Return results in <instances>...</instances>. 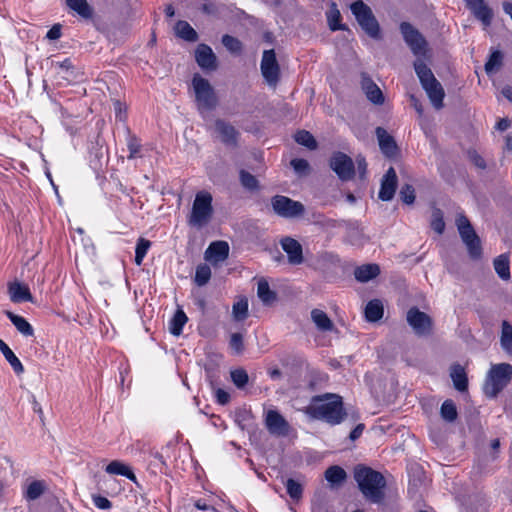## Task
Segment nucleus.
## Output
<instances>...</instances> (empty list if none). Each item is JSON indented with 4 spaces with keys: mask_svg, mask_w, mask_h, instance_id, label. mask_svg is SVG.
<instances>
[{
    "mask_svg": "<svg viewBox=\"0 0 512 512\" xmlns=\"http://www.w3.org/2000/svg\"><path fill=\"white\" fill-rule=\"evenodd\" d=\"M305 412L311 418L330 425L340 424L347 416L342 397L333 393L314 396Z\"/></svg>",
    "mask_w": 512,
    "mask_h": 512,
    "instance_id": "f257e3e1",
    "label": "nucleus"
},
{
    "mask_svg": "<svg viewBox=\"0 0 512 512\" xmlns=\"http://www.w3.org/2000/svg\"><path fill=\"white\" fill-rule=\"evenodd\" d=\"M354 478L367 500L377 504L383 501L386 480L380 472L361 466L355 469Z\"/></svg>",
    "mask_w": 512,
    "mask_h": 512,
    "instance_id": "f03ea898",
    "label": "nucleus"
},
{
    "mask_svg": "<svg viewBox=\"0 0 512 512\" xmlns=\"http://www.w3.org/2000/svg\"><path fill=\"white\" fill-rule=\"evenodd\" d=\"M512 380V365L509 363L492 364L483 384V391L489 398H496Z\"/></svg>",
    "mask_w": 512,
    "mask_h": 512,
    "instance_id": "7ed1b4c3",
    "label": "nucleus"
},
{
    "mask_svg": "<svg viewBox=\"0 0 512 512\" xmlns=\"http://www.w3.org/2000/svg\"><path fill=\"white\" fill-rule=\"evenodd\" d=\"M192 86L197 108L201 113L211 111L217 106L216 93L207 79L195 74L192 78Z\"/></svg>",
    "mask_w": 512,
    "mask_h": 512,
    "instance_id": "20e7f679",
    "label": "nucleus"
},
{
    "mask_svg": "<svg viewBox=\"0 0 512 512\" xmlns=\"http://www.w3.org/2000/svg\"><path fill=\"white\" fill-rule=\"evenodd\" d=\"M352 14L362 30L373 39L380 38V26L371 8L362 0H357L350 5Z\"/></svg>",
    "mask_w": 512,
    "mask_h": 512,
    "instance_id": "39448f33",
    "label": "nucleus"
},
{
    "mask_svg": "<svg viewBox=\"0 0 512 512\" xmlns=\"http://www.w3.org/2000/svg\"><path fill=\"white\" fill-rule=\"evenodd\" d=\"M212 200V195L207 191L196 194L188 220L191 226L202 227L210 221L213 214Z\"/></svg>",
    "mask_w": 512,
    "mask_h": 512,
    "instance_id": "423d86ee",
    "label": "nucleus"
},
{
    "mask_svg": "<svg viewBox=\"0 0 512 512\" xmlns=\"http://www.w3.org/2000/svg\"><path fill=\"white\" fill-rule=\"evenodd\" d=\"M456 225L459 234L467 247L469 256L474 260L480 259L482 255L481 241L475 233L469 219L460 214L456 218Z\"/></svg>",
    "mask_w": 512,
    "mask_h": 512,
    "instance_id": "0eeeda50",
    "label": "nucleus"
},
{
    "mask_svg": "<svg viewBox=\"0 0 512 512\" xmlns=\"http://www.w3.org/2000/svg\"><path fill=\"white\" fill-rule=\"evenodd\" d=\"M271 205L275 214L283 218H296L305 212V207L301 202L283 195L272 197Z\"/></svg>",
    "mask_w": 512,
    "mask_h": 512,
    "instance_id": "6e6552de",
    "label": "nucleus"
},
{
    "mask_svg": "<svg viewBox=\"0 0 512 512\" xmlns=\"http://www.w3.org/2000/svg\"><path fill=\"white\" fill-rule=\"evenodd\" d=\"M261 73L269 86L275 87L279 82L280 67L273 49L265 50L261 60Z\"/></svg>",
    "mask_w": 512,
    "mask_h": 512,
    "instance_id": "1a4fd4ad",
    "label": "nucleus"
},
{
    "mask_svg": "<svg viewBox=\"0 0 512 512\" xmlns=\"http://www.w3.org/2000/svg\"><path fill=\"white\" fill-rule=\"evenodd\" d=\"M329 166L342 181H348L354 176V163L352 159L343 152L333 153L330 158Z\"/></svg>",
    "mask_w": 512,
    "mask_h": 512,
    "instance_id": "9d476101",
    "label": "nucleus"
},
{
    "mask_svg": "<svg viewBox=\"0 0 512 512\" xmlns=\"http://www.w3.org/2000/svg\"><path fill=\"white\" fill-rule=\"evenodd\" d=\"M406 319L416 335L426 336L431 333L432 319L417 307H412L408 310Z\"/></svg>",
    "mask_w": 512,
    "mask_h": 512,
    "instance_id": "9b49d317",
    "label": "nucleus"
},
{
    "mask_svg": "<svg viewBox=\"0 0 512 512\" xmlns=\"http://www.w3.org/2000/svg\"><path fill=\"white\" fill-rule=\"evenodd\" d=\"M400 30L413 54L419 55L425 52L427 43L418 30L407 22L401 23Z\"/></svg>",
    "mask_w": 512,
    "mask_h": 512,
    "instance_id": "f8f14e48",
    "label": "nucleus"
},
{
    "mask_svg": "<svg viewBox=\"0 0 512 512\" xmlns=\"http://www.w3.org/2000/svg\"><path fill=\"white\" fill-rule=\"evenodd\" d=\"M265 426L269 433L275 436H287L290 431L289 423L276 410H269L266 413Z\"/></svg>",
    "mask_w": 512,
    "mask_h": 512,
    "instance_id": "ddd939ff",
    "label": "nucleus"
},
{
    "mask_svg": "<svg viewBox=\"0 0 512 512\" xmlns=\"http://www.w3.org/2000/svg\"><path fill=\"white\" fill-rule=\"evenodd\" d=\"M195 60L204 70L214 71L217 69V57L207 44L201 43L197 46Z\"/></svg>",
    "mask_w": 512,
    "mask_h": 512,
    "instance_id": "4468645a",
    "label": "nucleus"
},
{
    "mask_svg": "<svg viewBox=\"0 0 512 512\" xmlns=\"http://www.w3.org/2000/svg\"><path fill=\"white\" fill-rule=\"evenodd\" d=\"M280 245L282 249L286 252L288 256V262L292 265H299L303 263V249L302 245L292 237H283L280 240Z\"/></svg>",
    "mask_w": 512,
    "mask_h": 512,
    "instance_id": "2eb2a0df",
    "label": "nucleus"
},
{
    "mask_svg": "<svg viewBox=\"0 0 512 512\" xmlns=\"http://www.w3.org/2000/svg\"><path fill=\"white\" fill-rule=\"evenodd\" d=\"M398 184L396 171L390 167L381 180V187L379 191V198L382 201H390L393 199Z\"/></svg>",
    "mask_w": 512,
    "mask_h": 512,
    "instance_id": "dca6fc26",
    "label": "nucleus"
},
{
    "mask_svg": "<svg viewBox=\"0 0 512 512\" xmlns=\"http://www.w3.org/2000/svg\"><path fill=\"white\" fill-rule=\"evenodd\" d=\"M229 256V245L225 241L212 242L205 251V259L216 265Z\"/></svg>",
    "mask_w": 512,
    "mask_h": 512,
    "instance_id": "f3484780",
    "label": "nucleus"
},
{
    "mask_svg": "<svg viewBox=\"0 0 512 512\" xmlns=\"http://www.w3.org/2000/svg\"><path fill=\"white\" fill-rule=\"evenodd\" d=\"M215 130L219 134L221 141L227 146H236L239 136L238 131L230 123L218 119L215 121Z\"/></svg>",
    "mask_w": 512,
    "mask_h": 512,
    "instance_id": "a211bd4d",
    "label": "nucleus"
},
{
    "mask_svg": "<svg viewBox=\"0 0 512 512\" xmlns=\"http://www.w3.org/2000/svg\"><path fill=\"white\" fill-rule=\"evenodd\" d=\"M376 136L382 153L391 158L397 154V145L394 138L382 127L376 128Z\"/></svg>",
    "mask_w": 512,
    "mask_h": 512,
    "instance_id": "6ab92c4d",
    "label": "nucleus"
},
{
    "mask_svg": "<svg viewBox=\"0 0 512 512\" xmlns=\"http://www.w3.org/2000/svg\"><path fill=\"white\" fill-rule=\"evenodd\" d=\"M422 87L433 107L437 110L441 109L443 107V99L445 97V92L441 83L436 79Z\"/></svg>",
    "mask_w": 512,
    "mask_h": 512,
    "instance_id": "aec40b11",
    "label": "nucleus"
},
{
    "mask_svg": "<svg viewBox=\"0 0 512 512\" xmlns=\"http://www.w3.org/2000/svg\"><path fill=\"white\" fill-rule=\"evenodd\" d=\"M362 89L364 90L367 98L376 105H381L384 102V97L380 88L373 82V80L365 73L362 74L361 80Z\"/></svg>",
    "mask_w": 512,
    "mask_h": 512,
    "instance_id": "412c9836",
    "label": "nucleus"
},
{
    "mask_svg": "<svg viewBox=\"0 0 512 512\" xmlns=\"http://www.w3.org/2000/svg\"><path fill=\"white\" fill-rule=\"evenodd\" d=\"M450 377L456 390L464 392L468 389V378L463 366L458 363L451 365Z\"/></svg>",
    "mask_w": 512,
    "mask_h": 512,
    "instance_id": "4be33fe9",
    "label": "nucleus"
},
{
    "mask_svg": "<svg viewBox=\"0 0 512 512\" xmlns=\"http://www.w3.org/2000/svg\"><path fill=\"white\" fill-rule=\"evenodd\" d=\"M9 295L11 301L14 303L33 301L29 288L18 282H14L9 285Z\"/></svg>",
    "mask_w": 512,
    "mask_h": 512,
    "instance_id": "5701e85b",
    "label": "nucleus"
},
{
    "mask_svg": "<svg viewBox=\"0 0 512 512\" xmlns=\"http://www.w3.org/2000/svg\"><path fill=\"white\" fill-rule=\"evenodd\" d=\"M380 274V267L377 264H364L359 266L354 271V276L357 281L365 283Z\"/></svg>",
    "mask_w": 512,
    "mask_h": 512,
    "instance_id": "b1692460",
    "label": "nucleus"
},
{
    "mask_svg": "<svg viewBox=\"0 0 512 512\" xmlns=\"http://www.w3.org/2000/svg\"><path fill=\"white\" fill-rule=\"evenodd\" d=\"M105 471L111 475H121L136 483L137 478L131 468L121 461L113 460L105 468Z\"/></svg>",
    "mask_w": 512,
    "mask_h": 512,
    "instance_id": "393cba45",
    "label": "nucleus"
},
{
    "mask_svg": "<svg viewBox=\"0 0 512 512\" xmlns=\"http://www.w3.org/2000/svg\"><path fill=\"white\" fill-rule=\"evenodd\" d=\"M176 35L188 42H196L198 40V33L195 29L184 20H179L175 25Z\"/></svg>",
    "mask_w": 512,
    "mask_h": 512,
    "instance_id": "a878e982",
    "label": "nucleus"
},
{
    "mask_svg": "<svg viewBox=\"0 0 512 512\" xmlns=\"http://www.w3.org/2000/svg\"><path fill=\"white\" fill-rule=\"evenodd\" d=\"M500 345L506 354L512 355V325L507 320L501 324Z\"/></svg>",
    "mask_w": 512,
    "mask_h": 512,
    "instance_id": "bb28decb",
    "label": "nucleus"
},
{
    "mask_svg": "<svg viewBox=\"0 0 512 512\" xmlns=\"http://www.w3.org/2000/svg\"><path fill=\"white\" fill-rule=\"evenodd\" d=\"M383 305L378 299L371 300L365 307V318L369 322H377L383 317Z\"/></svg>",
    "mask_w": 512,
    "mask_h": 512,
    "instance_id": "cd10ccee",
    "label": "nucleus"
},
{
    "mask_svg": "<svg viewBox=\"0 0 512 512\" xmlns=\"http://www.w3.org/2000/svg\"><path fill=\"white\" fill-rule=\"evenodd\" d=\"M311 319L316 327L321 331H331L334 328V324L331 319L320 309H313L311 311Z\"/></svg>",
    "mask_w": 512,
    "mask_h": 512,
    "instance_id": "c85d7f7f",
    "label": "nucleus"
},
{
    "mask_svg": "<svg viewBox=\"0 0 512 512\" xmlns=\"http://www.w3.org/2000/svg\"><path fill=\"white\" fill-rule=\"evenodd\" d=\"M257 295L265 305H271L277 299L276 292L270 289L269 283L265 279L258 282Z\"/></svg>",
    "mask_w": 512,
    "mask_h": 512,
    "instance_id": "c756f323",
    "label": "nucleus"
},
{
    "mask_svg": "<svg viewBox=\"0 0 512 512\" xmlns=\"http://www.w3.org/2000/svg\"><path fill=\"white\" fill-rule=\"evenodd\" d=\"M6 316L10 319V321L21 334L24 336L33 335L34 329L24 317L16 315L11 311H6Z\"/></svg>",
    "mask_w": 512,
    "mask_h": 512,
    "instance_id": "7c9ffc66",
    "label": "nucleus"
},
{
    "mask_svg": "<svg viewBox=\"0 0 512 512\" xmlns=\"http://www.w3.org/2000/svg\"><path fill=\"white\" fill-rule=\"evenodd\" d=\"M495 272L502 280L510 278V261L507 254H501L493 261Z\"/></svg>",
    "mask_w": 512,
    "mask_h": 512,
    "instance_id": "2f4dec72",
    "label": "nucleus"
},
{
    "mask_svg": "<svg viewBox=\"0 0 512 512\" xmlns=\"http://www.w3.org/2000/svg\"><path fill=\"white\" fill-rule=\"evenodd\" d=\"M0 351L4 355L5 359L9 362L11 367L13 368L16 374H21L24 371L23 365L18 359V357L14 354V352L9 348V346L0 339Z\"/></svg>",
    "mask_w": 512,
    "mask_h": 512,
    "instance_id": "473e14b6",
    "label": "nucleus"
},
{
    "mask_svg": "<svg viewBox=\"0 0 512 512\" xmlns=\"http://www.w3.org/2000/svg\"><path fill=\"white\" fill-rule=\"evenodd\" d=\"M414 69L422 86L436 80L431 69L421 59L414 62Z\"/></svg>",
    "mask_w": 512,
    "mask_h": 512,
    "instance_id": "72a5a7b5",
    "label": "nucleus"
},
{
    "mask_svg": "<svg viewBox=\"0 0 512 512\" xmlns=\"http://www.w3.org/2000/svg\"><path fill=\"white\" fill-rule=\"evenodd\" d=\"M326 16H327L329 28L332 31L347 29V27L344 24L340 23L341 13H340L339 9L337 8V4L335 2H331L330 9L326 13Z\"/></svg>",
    "mask_w": 512,
    "mask_h": 512,
    "instance_id": "f704fd0d",
    "label": "nucleus"
},
{
    "mask_svg": "<svg viewBox=\"0 0 512 512\" xmlns=\"http://www.w3.org/2000/svg\"><path fill=\"white\" fill-rule=\"evenodd\" d=\"M66 4L84 19H90L93 16V9L86 0H66Z\"/></svg>",
    "mask_w": 512,
    "mask_h": 512,
    "instance_id": "c9c22d12",
    "label": "nucleus"
},
{
    "mask_svg": "<svg viewBox=\"0 0 512 512\" xmlns=\"http://www.w3.org/2000/svg\"><path fill=\"white\" fill-rule=\"evenodd\" d=\"M347 478L345 470L337 465L330 466L325 471V479L331 484V486L340 485Z\"/></svg>",
    "mask_w": 512,
    "mask_h": 512,
    "instance_id": "e433bc0d",
    "label": "nucleus"
},
{
    "mask_svg": "<svg viewBox=\"0 0 512 512\" xmlns=\"http://www.w3.org/2000/svg\"><path fill=\"white\" fill-rule=\"evenodd\" d=\"M475 17L482 21L485 26H489L492 21L493 13L492 10L485 5L484 1L477 3L475 6L469 8Z\"/></svg>",
    "mask_w": 512,
    "mask_h": 512,
    "instance_id": "4c0bfd02",
    "label": "nucleus"
},
{
    "mask_svg": "<svg viewBox=\"0 0 512 512\" xmlns=\"http://www.w3.org/2000/svg\"><path fill=\"white\" fill-rule=\"evenodd\" d=\"M46 490V484L42 480L32 481L25 491V498L29 501H33L41 497Z\"/></svg>",
    "mask_w": 512,
    "mask_h": 512,
    "instance_id": "58836bf2",
    "label": "nucleus"
},
{
    "mask_svg": "<svg viewBox=\"0 0 512 512\" xmlns=\"http://www.w3.org/2000/svg\"><path fill=\"white\" fill-rule=\"evenodd\" d=\"M126 144H127L128 150H129L128 159H134V158L140 156V151L142 148L141 141L128 128H127Z\"/></svg>",
    "mask_w": 512,
    "mask_h": 512,
    "instance_id": "ea45409f",
    "label": "nucleus"
},
{
    "mask_svg": "<svg viewBox=\"0 0 512 512\" xmlns=\"http://www.w3.org/2000/svg\"><path fill=\"white\" fill-rule=\"evenodd\" d=\"M188 318L183 310L178 309L170 323V332L178 336L182 333L183 326L186 324Z\"/></svg>",
    "mask_w": 512,
    "mask_h": 512,
    "instance_id": "a19ab883",
    "label": "nucleus"
},
{
    "mask_svg": "<svg viewBox=\"0 0 512 512\" xmlns=\"http://www.w3.org/2000/svg\"><path fill=\"white\" fill-rule=\"evenodd\" d=\"M233 319L237 322L243 321L248 317V301L242 298L232 306Z\"/></svg>",
    "mask_w": 512,
    "mask_h": 512,
    "instance_id": "79ce46f5",
    "label": "nucleus"
},
{
    "mask_svg": "<svg viewBox=\"0 0 512 512\" xmlns=\"http://www.w3.org/2000/svg\"><path fill=\"white\" fill-rule=\"evenodd\" d=\"M441 417L447 422H453L456 420L458 413L454 402L450 399L445 400L440 410Z\"/></svg>",
    "mask_w": 512,
    "mask_h": 512,
    "instance_id": "37998d69",
    "label": "nucleus"
},
{
    "mask_svg": "<svg viewBox=\"0 0 512 512\" xmlns=\"http://www.w3.org/2000/svg\"><path fill=\"white\" fill-rule=\"evenodd\" d=\"M295 141L298 144L305 146L310 150H314L317 148V141L315 140L314 136L306 130L298 131L295 134Z\"/></svg>",
    "mask_w": 512,
    "mask_h": 512,
    "instance_id": "c03bdc74",
    "label": "nucleus"
},
{
    "mask_svg": "<svg viewBox=\"0 0 512 512\" xmlns=\"http://www.w3.org/2000/svg\"><path fill=\"white\" fill-rule=\"evenodd\" d=\"M211 278V269L207 264H200L196 267L194 282L198 286L206 285Z\"/></svg>",
    "mask_w": 512,
    "mask_h": 512,
    "instance_id": "a18cd8bd",
    "label": "nucleus"
},
{
    "mask_svg": "<svg viewBox=\"0 0 512 512\" xmlns=\"http://www.w3.org/2000/svg\"><path fill=\"white\" fill-rule=\"evenodd\" d=\"M286 490L287 494L290 496V498L294 501H298L302 498L303 494V487L302 485L297 482L296 480L289 478L286 483Z\"/></svg>",
    "mask_w": 512,
    "mask_h": 512,
    "instance_id": "49530a36",
    "label": "nucleus"
},
{
    "mask_svg": "<svg viewBox=\"0 0 512 512\" xmlns=\"http://www.w3.org/2000/svg\"><path fill=\"white\" fill-rule=\"evenodd\" d=\"M503 55L500 51H494L488 61L485 63V71L487 74H491L497 71L502 65Z\"/></svg>",
    "mask_w": 512,
    "mask_h": 512,
    "instance_id": "de8ad7c7",
    "label": "nucleus"
},
{
    "mask_svg": "<svg viewBox=\"0 0 512 512\" xmlns=\"http://www.w3.org/2000/svg\"><path fill=\"white\" fill-rule=\"evenodd\" d=\"M151 246V242L144 238H139L135 249V263L141 265L144 257L147 254L148 249Z\"/></svg>",
    "mask_w": 512,
    "mask_h": 512,
    "instance_id": "09e8293b",
    "label": "nucleus"
},
{
    "mask_svg": "<svg viewBox=\"0 0 512 512\" xmlns=\"http://www.w3.org/2000/svg\"><path fill=\"white\" fill-rule=\"evenodd\" d=\"M230 375H231L232 382L239 389L244 388L246 386V384L248 383V380H249L248 374H247L246 370H244L242 368L232 370Z\"/></svg>",
    "mask_w": 512,
    "mask_h": 512,
    "instance_id": "8fccbe9b",
    "label": "nucleus"
},
{
    "mask_svg": "<svg viewBox=\"0 0 512 512\" xmlns=\"http://www.w3.org/2000/svg\"><path fill=\"white\" fill-rule=\"evenodd\" d=\"M432 229L438 234H442L445 229V222L443 219V213L440 209H434L432 212L431 220Z\"/></svg>",
    "mask_w": 512,
    "mask_h": 512,
    "instance_id": "3c124183",
    "label": "nucleus"
},
{
    "mask_svg": "<svg viewBox=\"0 0 512 512\" xmlns=\"http://www.w3.org/2000/svg\"><path fill=\"white\" fill-rule=\"evenodd\" d=\"M399 196L403 203L411 205L415 201V189L410 184H404L400 189Z\"/></svg>",
    "mask_w": 512,
    "mask_h": 512,
    "instance_id": "603ef678",
    "label": "nucleus"
},
{
    "mask_svg": "<svg viewBox=\"0 0 512 512\" xmlns=\"http://www.w3.org/2000/svg\"><path fill=\"white\" fill-rule=\"evenodd\" d=\"M222 44L232 53H239L242 49L241 42L237 38L228 34L222 37Z\"/></svg>",
    "mask_w": 512,
    "mask_h": 512,
    "instance_id": "864d4df0",
    "label": "nucleus"
},
{
    "mask_svg": "<svg viewBox=\"0 0 512 512\" xmlns=\"http://www.w3.org/2000/svg\"><path fill=\"white\" fill-rule=\"evenodd\" d=\"M240 181L241 184L249 190H254L258 187V180L256 177L247 171L241 170Z\"/></svg>",
    "mask_w": 512,
    "mask_h": 512,
    "instance_id": "5fc2aeb1",
    "label": "nucleus"
},
{
    "mask_svg": "<svg viewBox=\"0 0 512 512\" xmlns=\"http://www.w3.org/2000/svg\"><path fill=\"white\" fill-rule=\"evenodd\" d=\"M229 345L236 354H240L244 349L242 335L240 333H233L230 337Z\"/></svg>",
    "mask_w": 512,
    "mask_h": 512,
    "instance_id": "6e6d98bb",
    "label": "nucleus"
},
{
    "mask_svg": "<svg viewBox=\"0 0 512 512\" xmlns=\"http://www.w3.org/2000/svg\"><path fill=\"white\" fill-rule=\"evenodd\" d=\"M290 164L298 174H305L309 170V163L305 159L295 158L291 160Z\"/></svg>",
    "mask_w": 512,
    "mask_h": 512,
    "instance_id": "4d7b16f0",
    "label": "nucleus"
},
{
    "mask_svg": "<svg viewBox=\"0 0 512 512\" xmlns=\"http://www.w3.org/2000/svg\"><path fill=\"white\" fill-rule=\"evenodd\" d=\"M93 503L97 508L103 509V510H107L112 507L111 501L109 499H107L106 497H103L100 495L93 497Z\"/></svg>",
    "mask_w": 512,
    "mask_h": 512,
    "instance_id": "13d9d810",
    "label": "nucleus"
},
{
    "mask_svg": "<svg viewBox=\"0 0 512 512\" xmlns=\"http://www.w3.org/2000/svg\"><path fill=\"white\" fill-rule=\"evenodd\" d=\"M61 25L60 24H54L47 32L46 38L49 40H57L61 37Z\"/></svg>",
    "mask_w": 512,
    "mask_h": 512,
    "instance_id": "bf43d9fd",
    "label": "nucleus"
},
{
    "mask_svg": "<svg viewBox=\"0 0 512 512\" xmlns=\"http://www.w3.org/2000/svg\"><path fill=\"white\" fill-rule=\"evenodd\" d=\"M216 399L217 402L221 405H226L230 401V395L223 389L216 390Z\"/></svg>",
    "mask_w": 512,
    "mask_h": 512,
    "instance_id": "052dcab7",
    "label": "nucleus"
},
{
    "mask_svg": "<svg viewBox=\"0 0 512 512\" xmlns=\"http://www.w3.org/2000/svg\"><path fill=\"white\" fill-rule=\"evenodd\" d=\"M364 430V424H358L351 432H350V435H349V438L354 441L356 439H358L362 432Z\"/></svg>",
    "mask_w": 512,
    "mask_h": 512,
    "instance_id": "680f3d73",
    "label": "nucleus"
},
{
    "mask_svg": "<svg viewBox=\"0 0 512 512\" xmlns=\"http://www.w3.org/2000/svg\"><path fill=\"white\" fill-rule=\"evenodd\" d=\"M56 65L62 70V71H65V72H68L70 69L73 68V65H72V62L70 59H65L64 61L62 62H58L56 63Z\"/></svg>",
    "mask_w": 512,
    "mask_h": 512,
    "instance_id": "e2e57ef3",
    "label": "nucleus"
},
{
    "mask_svg": "<svg viewBox=\"0 0 512 512\" xmlns=\"http://www.w3.org/2000/svg\"><path fill=\"white\" fill-rule=\"evenodd\" d=\"M510 127V120L503 118L497 122L496 128L500 131H505Z\"/></svg>",
    "mask_w": 512,
    "mask_h": 512,
    "instance_id": "0e129e2a",
    "label": "nucleus"
},
{
    "mask_svg": "<svg viewBox=\"0 0 512 512\" xmlns=\"http://www.w3.org/2000/svg\"><path fill=\"white\" fill-rule=\"evenodd\" d=\"M411 101L415 110L421 115L423 113V107L420 101L415 96H411Z\"/></svg>",
    "mask_w": 512,
    "mask_h": 512,
    "instance_id": "69168bd1",
    "label": "nucleus"
},
{
    "mask_svg": "<svg viewBox=\"0 0 512 512\" xmlns=\"http://www.w3.org/2000/svg\"><path fill=\"white\" fill-rule=\"evenodd\" d=\"M502 95L510 102H512V87L511 86H505L502 88L501 91Z\"/></svg>",
    "mask_w": 512,
    "mask_h": 512,
    "instance_id": "338daca9",
    "label": "nucleus"
},
{
    "mask_svg": "<svg viewBox=\"0 0 512 512\" xmlns=\"http://www.w3.org/2000/svg\"><path fill=\"white\" fill-rule=\"evenodd\" d=\"M503 10L506 14H508L512 19V3L510 2H504L503 3Z\"/></svg>",
    "mask_w": 512,
    "mask_h": 512,
    "instance_id": "774afa93",
    "label": "nucleus"
}]
</instances>
